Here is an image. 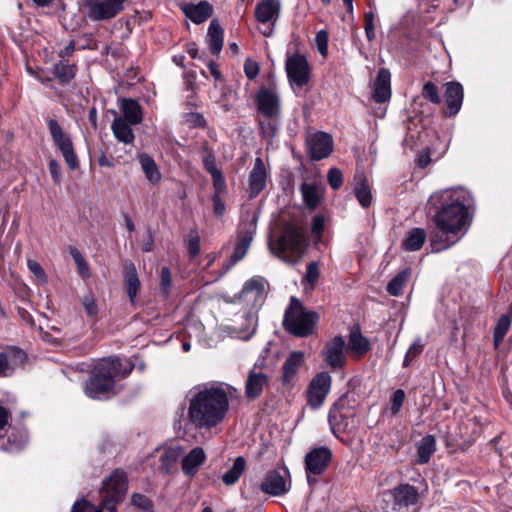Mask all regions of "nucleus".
<instances>
[{"label":"nucleus","mask_w":512,"mask_h":512,"mask_svg":"<svg viewBox=\"0 0 512 512\" xmlns=\"http://www.w3.org/2000/svg\"><path fill=\"white\" fill-rule=\"evenodd\" d=\"M430 204L441 205L434 217L438 232L432 247L435 251H441L455 244L458 239L449 241L450 235H457L466 230L469 225V211L474 207V198L471 193L462 188L444 189L431 195Z\"/></svg>","instance_id":"obj_1"},{"label":"nucleus","mask_w":512,"mask_h":512,"mask_svg":"<svg viewBox=\"0 0 512 512\" xmlns=\"http://www.w3.org/2000/svg\"><path fill=\"white\" fill-rule=\"evenodd\" d=\"M236 389L226 383L199 387L189 399L188 418L198 429H211L222 423L229 411V397Z\"/></svg>","instance_id":"obj_2"},{"label":"nucleus","mask_w":512,"mask_h":512,"mask_svg":"<svg viewBox=\"0 0 512 512\" xmlns=\"http://www.w3.org/2000/svg\"><path fill=\"white\" fill-rule=\"evenodd\" d=\"M134 368L130 361L117 356L103 358L94 366L93 374L86 382L84 392L91 399L102 400L114 394L116 381L127 377Z\"/></svg>","instance_id":"obj_3"},{"label":"nucleus","mask_w":512,"mask_h":512,"mask_svg":"<svg viewBox=\"0 0 512 512\" xmlns=\"http://www.w3.org/2000/svg\"><path fill=\"white\" fill-rule=\"evenodd\" d=\"M266 281L263 277L256 276L246 281L239 299L251 306L253 310L243 314V322L239 326L228 328L231 337L248 340L255 334L257 328V308L261 306L265 298Z\"/></svg>","instance_id":"obj_4"},{"label":"nucleus","mask_w":512,"mask_h":512,"mask_svg":"<svg viewBox=\"0 0 512 512\" xmlns=\"http://www.w3.org/2000/svg\"><path fill=\"white\" fill-rule=\"evenodd\" d=\"M257 123L263 138L271 140L277 134L281 118V97L275 84L261 87L256 95Z\"/></svg>","instance_id":"obj_5"},{"label":"nucleus","mask_w":512,"mask_h":512,"mask_svg":"<svg viewBox=\"0 0 512 512\" xmlns=\"http://www.w3.org/2000/svg\"><path fill=\"white\" fill-rule=\"evenodd\" d=\"M127 491V476L122 470L116 469L109 478L103 482L101 493L103 498L100 507L82 499L76 501L71 512H116V506L124 499Z\"/></svg>","instance_id":"obj_6"},{"label":"nucleus","mask_w":512,"mask_h":512,"mask_svg":"<svg viewBox=\"0 0 512 512\" xmlns=\"http://www.w3.org/2000/svg\"><path fill=\"white\" fill-rule=\"evenodd\" d=\"M305 238L302 229L292 223L284 225L281 235L269 243L271 252L291 265L297 264L304 254Z\"/></svg>","instance_id":"obj_7"},{"label":"nucleus","mask_w":512,"mask_h":512,"mask_svg":"<svg viewBox=\"0 0 512 512\" xmlns=\"http://www.w3.org/2000/svg\"><path fill=\"white\" fill-rule=\"evenodd\" d=\"M318 320L317 312L306 310L299 299L291 297L290 304L285 310L283 327L297 337H307L313 334Z\"/></svg>","instance_id":"obj_8"},{"label":"nucleus","mask_w":512,"mask_h":512,"mask_svg":"<svg viewBox=\"0 0 512 512\" xmlns=\"http://www.w3.org/2000/svg\"><path fill=\"white\" fill-rule=\"evenodd\" d=\"M48 128L55 146L61 152L64 160L70 169L75 170L79 166L78 158L74 151V146L70 135L63 131L55 119L48 121Z\"/></svg>","instance_id":"obj_9"},{"label":"nucleus","mask_w":512,"mask_h":512,"mask_svg":"<svg viewBox=\"0 0 512 512\" xmlns=\"http://www.w3.org/2000/svg\"><path fill=\"white\" fill-rule=\"evenodd\" d=\"M291 477L287 468L268 471L262 479L259 489L270 496H282L290 491Z\"/></svg>","instance_id":"obj_10"},{"label":"nucleus","mask_w":512,"mask_h":512,"mask_svg":"<svg viewBox=\"0 0 512 512\" xmlns=\"http://www.w3.org/2000/svg\"><path fill=\"white\" fill-rule=\"evenodd\" d=\"M281 0H261L255 7V18L263 25H267L260 32L265 37H271L274 33L275 23L280 16Z\"/></svg>","instance_id":"obj_11"},{"label":"nucleus","mask_w":512,"mask_h":512,"mask_svg":"<svg viewBox=\"0 0 512 512\" xmlns=\"http://www.w3.org/2000/svg\"><path fill=\"white\" fill-rule=\"evenodd\" d=\"M332 378L328 372L318 373L307 389V403L313 410L319 409L330 392Z\"/></svg>","instance_id":"obj_12"},{"label":"nucleus","mask_w":512,"mask_h":512,"mask_svg":"<svg viewBox=\"0 0 512 512\" xmlns=\"http://www.w3.org/2000/svg\"><path fill=\"white\" fill-rule=\"evenodd\" d=\"M332 458L331 450L328 447H318L309 451L305 456V469L308 483L311 484V475H320L328 467Z\"/></svg>","instance_id":"obj_13"},{"label":"nucleus","mask_w":512,"mask_h":512,"mask_svg":"<svg viewBox=\"0 0 512 512\" xmlns=\"http://www.w3.org/2000/svg\"><path fill=\"white\" fill-rule=\"evenodd\" d=\"M257 228V217L253 216L249 221L242 222L238 229V240L231 255L232 264L242 260L253 240Z\"/></svg>","instance_id":"obj_14"},{"label":"nucleus","mask_w":512,"mask_h":512,"mask_svg":"<svg viewBox=\"0 0 512 512\" xmlns=\"http://www.w3.org/2000/svg\"><path fill=\"white\" fill-rule=\"evenodd\" d=\"M308 155L312 160L327 158L333 151V138L326 132H316L306 139Z\"/></svg>","instance_id":"obj_15"},{"label":"nucleus","mask_w":512,"mask_h":512,"mask_svg":"<svg viewBox=\"0 0 512 512\" xmlns=\"http://www.w3.org/2000/svg\"><path fill=\"white\" fill-rule=\"evenodd\" d=\"M287 76L292 84L298 87L306 85L310 77L307 59L300 54H294L286 61Z\"/></svg>","instance_id":"obj_16"},{"label":"nucleus","mask_w":512,"mask_h":512,"mask_svg":"<svg viewBox=\"0 0 512 512\" xmlns=\"http://www.w3.org/2000/svg\"><path fill=\"white\" fill-rule=\"evenodd\" d=\"M347 345L342 336H335L325 344L323 356L332 369H341L345 365Z\"/></svg>","instance_id":"obj_17"},{"label":"nucleus","mask_w":512,"mask_h":512,"mask_svg":"<svg viewBox=\"0 0 512 512\" xmlns=\"http://www.w3.org/2000/svg\"><path fill=\"white\" fill-rule=\"evenodd\" d=\"M345 397L339 398L330 408L328 413V423L331 432L337 436L344 432L348 427L349 414L345 409Z\"/></svg>","instance_id":"obj_18"},{"label":"nucleus","mask_w":512,"mask_h":512,"mask_svg":"<svg viewBox=\"0 0 512 512\" xmlns=\"http://www.w3.org/2000/svg\"><path fill=\"white\" fill-rule=\"evenodd\" d=\"M26 353L18 348H11L6 353L0 352V377H9L26 361Z\"/></svg>","instance_id":"obj_19"},{"label":"nucleus","mask_w":512,"mask_h":512,"mask_svg":"<svg viewBox=\"0 0 512 512\" xmlns=\"http://www.w3.org/2000/svg\"><path fill=\"white\" fill-rule=\"evenodd\" d=\"M267 184V172L262 158L257 157L249 174L248 193L250 198L257 197Z\"/></svg>","instance_id":"obj_20"},{"label":"nucleus","mask_w":512,"mask_h":512,"mask_svg":"<svg viewBox=\"0 0 512 512\" xmlns=\"http://www.w3.org/2000/svg\"><path fill=\"white\" fill-rule=\"evenodd\" d=\"M372 97L375 102L384 103L391 98V74L389 70L381 68L373 85Z\"/></svg>","instance_id":"obj_21"},{"label":"nucleus","mask_w":512,"mask_h":512,"mask_svg":"<svg viewBox=\"0 0 512 512\" xmlns=\"http://www.w3.org/2000/svg\"><path fill=\"white\" fill-rule=\"evenodd\" d=\"M185 16L195 24L205 22L213 13V7L207 1H200L197 4L187 3L181 6Z\"/></svg>","instance_id":"obj_22"},{"label":"nucleus","mask_w":512,"mask_h":512,"mask_svg":"<svg viewBox=\"0 0 512 512\" xmlns=\"http://www.w3.org/2000/svg\"><path fill=\"white\" fill-rule=\"evenodd\" d=\"M445 100L450 115H456L461 109L464 92L459 82H447L445 84Z\"/></svg>","instance_id":"obj_23"},{"label":"nucleus","mask_w":512,"mask_h":512,"mask_svg":"<svg viewBox=\"0 0 512 512\" xmlns=\"http://www.w3.org/2000/svg\"><path fill=\"white\" fill-rule=\"evenodd\" d=\"M267 382L268 378L264 373L257 371L255 368L252 369L245 383V394L247 398H258Z\"/></svg>","instance_id":"obj_24"},{"label":"nucleus","mask_w":512,"mask_h":512,"mask_svg":"<svg viewBox=\"0 0 512 512\" xmlns=\"http://www.w3.org/2000/svg\"><path fill=\"white\" fill-rule=\"evenodd\" d=\"M206 454L202 447L193 448L183 459H182V470L187 476H193L197 473L200 466L205 462Z\"/></svg>","instance_id":"obj_25"},{"label":"nucleus","mask_w":512,"mask_h":512,"mask_svg":"<svg viewBox=\"0 0 512 512\" xmlns=\"http://www.w3.org/2000/svg\"><path fill=\"white\" fill-rule=\"evenodd\" d=\"M417 489L409 484H401L394 489V503L399 507H408L418 501Z\"/></svg>","instance_id":"obj_26"},{"label":"nucleus","mask_w":512,"mask_h":512,"mask_svg":"<svg viewBox=\"0 0 512 512\" xmlns=\"http://www.w3.org/2000/svg\"><path fill=\"white\" fill-rule=\"evenodd\" d=\"M355 357H362L370 350L368 338L363 336L358 327L353 328L349 333L348 347Z\"/></svg>","instance_id":"obj_27"},{"label":"nucleus","mask_w":512,"mask_h":512,"mask_svg":"<svg viewBox=\"0 0 512 512\" xmlns=\"http://www.w3.org/2000/svg\"><path fill=\"white\" fill-rule=\"evenodd\" d=\"M354 194L359 204L367 208L372 203V192L367 178L363 174H356L354 177Z\"/></svg>","instance_id":"obj_28"},{"label":"nucleus","mask_w":512,"mask_h":512,"mask_svg":"<svg viewBox=\"0 0 512 512\" xmlns=\"http://www.w3.org/2000/svg\"><path fill=\"white\" fill-rule=\"evenodd\" d=\"M304 363V353L300 351H294L290 353L289 357L283 364V383H290L294 376L298 373L300 367Z\"/></svg>","instance_id":"obj_29"},{"label":"nucleus","mask_w":512,"mask_h":512,"mask_svg":"<svg viewBox=\"0 0 512 512\" xmlns=\"http://www.w3.org/2000/svg\"><path fill=\"white\" fill-rule=\"evenodd\" d=\"M132 124L123 119L122 117H116L111 125V130L114 137L121 143L132 144L135 136L131 128Z\"/></svg>","instance_id":"obj_30"},{"label":"nucleus","mask_w":512,"mask_h":512,"mask_svg":"<svg viewBox=\"0 0 512 512\" xmlns=\"http://www.w3.org/2000/svg\"><path fill=\"white\" fill-rule=\"evenodd\" d=\"M124 282L129 301L131 304H134L136 296L141 287V282L139 280L136 268L132 263L125 267Z\"/></svg>","instance_id":"obj_31"},{"label":"nucleus","mask_w":512,"mask_h":512,"mask_svg":"<svg viewBox=\"0 0 512 512\" xmlns=\"http://www.w3.org/2000/svg\"><path fill=\"white\" fill-rule=\"evenodd\" d=\"M207 38L211 53L219 54L223 46V29L216 20L210 22Z\"/></svg>","instance_id":"obj_32"},{"label":"nucleus","mask_w":512,"mask_h":512,"mask_svg":"<svg viewBox=\"0 0 512 512\" xmlns=\"http://www.w3.org/2000/svg\"><path fill=\"white\" fill-rule=\"evenodd\" d=\"M121 109L124 114V117L122 118L126 119L127 122H129L132 125H137L141 123L142 111L137 101L133 99H123Z\"/></svg>","instance_id":"obj_33"},{"label":"nucleus","mask_w":512,"mask_h":512,"mask_svg":"<svg viewBox=\"0 0 512 512\" xmlns=\"http://www.w3.org/2000/svg\"><path fill=\"white\" fill-rule=\"evenodd\" d=\"M138 158L148 181L152 184L159 183L161 180V173L159 172L154 159L147 154H140Z\"/></svg>","instance_id":"obj_34"},{"label":"nucleus","mask_w":512,"mask_h":512,"mask_svg":"<svg viewBox=\"0 0 512 512\" xmlns=\"http://www.w3.org/2000/svg\"><path fill=\"white\" fill-rule=\"evenodd\" d=\"M246 468V461L242 456H238L233 465L222 475V481L226 486L234 485L242 476Z\"/></svg>","instance_id":"obj_35"},{"label":"nucleus","mask_w":512,"mask_h":512,"mask_svg":"<svg viewBox=\"0 0 512 512\" xmlns=\"http://www.w3.org/2000/svg\"><path fill=\"white\" fill-rule=\"evenodd\" d=\"M425 240V230L422 228H413L407 233L402 246L406 251H417L421 249Z\"/></svg>","instance_id":"obj_36"},{"label":"nucleus","mask_w":512,"mask_h":512,"mask_svg":"<svg viewBox=\"0 0 512 512\" xmlns=\"http://www.w3.org/2000/svg\"><path fill=\"white\" fill-rule=\"evenodd\" d=\"M436 450V441L432 435H427L421 439L417 447V462L427 463Z\"/></svg>","instance_id":"obj_37"},{"label":"nucleus","mask_w":512,"mask_h":512,"mask_svg":"<svg viewBox=\"0 0 512 512\" xmlns=\"http://www.w3.org/2000/svg\"><path fill=\"white\" fill-rule=\"evenodd\" d=\"M179 456H180V449L177 447H169V448L164 449L160 456L161 471L166 474L172 472L176 466Z\"/></svg>","instance_id":"obj_38"},{"label":"nucleus","mask_w":512,"mask_h":512,"mask_svg":"<svg viewBox=\"0 0 512 512\" xmlns=\"http://www.w3.org/2000/svg\"><path fill=\"white\" fill-rule=\"evenodd\" d=\"M76 68L66 62H60L54 66V75L61 84L70 82L75 76Z\"/></svg>","instance_id":"obj_39"},{"label":"nucleus","mask_w":512,"mask_h":512,"mask_svg":"<svg viewBox=\"0 0 512 512\" xmlns=\"http://www.w3.org/2000/svg\"><path fill=\"white\" fill-rule=\"evenodd\" d=\"M511 325V317L509 315H502L494 329V346L497 348L505 335L507 334Z\"/></svg>","instance_id":"obj_40"},{"label":"nucleus","mask_w":512,"mask_h":512,"mask_svg":"<svg viewBox=\"0 0 512 512\" xmlns=\"http://www.w3.org/2000/svg\"><path fill=\"white\" fill-rule=\"evenodd\" d=\"M408 278H409L408 271H402L399 274H397L387 285L388 293L392 296L401 295Z\"/></svg>","instance_id":"obj_41"},{"label":"nucleus","mask_w":512,"mask_h":512,"mask_svg":"<svg viewBox=\"0 0 512 512\" xmlns=\"http://www.w3.org/2000/svg\"><path fill=\"white\" fill-rule=\"evenodd\" d=\"M301 192L305 204L309 208H316L319 203V195L316 187L312 184L303 183L301 186Z\"/></svg>","instance_id":"obj_42"},{"label":"nucleus","mask_w":512,"mask_h":512,"mask_svg":"<svg viewBox=\"0 0 512 512\" xmlns=\"http://www.w3.org/2000/svg\"><path fill=\"white\" fill-rule=\"evenodd\" d=\"M424 350V343L421 337H417L408 348L404 360L403 367H409L411 362L416 359Z\"/></svg>","instance_id":"obj_43"},{"label":"nucleus","mask_w":512,"mask_h":512,"mask_svg":"<svg viewBox=\"0 0 512 512\" xmlns=\"http://www.w3.org/2000/svg\"><path fill=\"white\" fill-rule=\"evenodd\" d=\"M70 254L77 266L80 275L84 278H88L90 276L89 267L80 251L77 248L71 247Z\"/></svg>","instance_id":"obj_44"},{"label":"nucleus","mask_w":512,"mask_h":512,"mask_svg":"<svg viewBox=\"0 0 512 512\" xmlns=\"http://www.w3.org/2000/svg\"><path fill=\"white\" fill-rule=\"evenodd\" d=\"M422 96L433 104H440L441 97L437 86L433 82H426L422 89Z\"/></svg>","instance_id":"obj_45"},{"label":"nucleus","mask_w":512,"mask_h":512,"mask_svg":"<svg viewBox=\"0 0 512 512\" xmlns=\"http://www.w3.org/2000/svg\"><path fill=\"white\" fill-rule=\"evenodd\" d=\"M172 287V276L168 267H163L160 273V292L164 297H168Z\"/></svg>","instance_id":"obj_46"},{"label":"nucleus","mask_w":512,"mask_h":512,"mask_svg":"<svg viewBox=\"0 0 512 512\" xmlns=\"http://www.w3.org/2000/svg\"><path fill=\"white\" fill-rule=\"evenodd\" d=\"M320 276V270L317 262H310L307 265L306 274L304 276V280L307 281L310 285V289H313L316 285Z\"/></svg>","instance_id":"obj_47"},{"label":"nucleus","mask_w":512,"mask_h":512,"mask_svg":"<svg viewBox=\"0 0 512 512\" xmlns=\"http://www.w3.org/2000/svg\"><path fill=\"white\" fill-rule=\"evenodd\" d=\"M188 251L191 258L197 257L200 253V236L195 230L189 232Z\"/></svg>","instance_id":"obj_48"},{"label":"nucleus","mask_w":512,"mask_h":512,"mask_svg":"<svg viewBox=\"0 0 512 512\" xmlns=\"http://www.w3.org/2000/svg\"><path fill=\"white\" fill-rule=\"evenodd\" d=\"M327 180L333 190H338L343 184V174L338 168H331Z\"/></svg>","instance_id":"obj_49"},{"label":"nucleus","mask_w":512,"mask_h":512,"mask_svg":"<svg viewBox=\"0 0 512 512\" xmlns=\"http://www.w3.org/2000/svg\"><path fill=\"white\" fill-rule=\"evenodd\" d=\"M83 307L86 313L93 317L98 314V305L96 303V299L92 293H88L83 297L82 300Z\"/></svg>","instance_id":"obj_50"},{"label":"nucleus","mask_w":512,"mask_h":512,"mask_svg":"<svg viewBox=\"0 0 512 512\" xmlns=\"http://www.w3.org/2000/svg\"><path fill=\"white\" fill-rule=\"evenodd\" d=\"M404 399H405V392L402 389H398L393 393V395L391 397V407H390V411H391L392 415H396L400 411V409L404 403Z\"/></svg>","instance_id":"obj_51"},{"label":"nucleus","mask_w":512,"mask_h":512,"mask_svg":"<svg viewBox=\"0 0 512 512\" xmlns=\"http://www.w3.org/2000/svg\"><path fill=\"white\" fill-rule=\"evenodd\" d=\"M211 178L213 181L214 194L213 195H221L226 192V181L222 175V172L219 171L217 173L211 174Z\"/></svg>","instance_id":"obj_52"},{"label":"nucleus","mask_w":512,"mask_h":512,"mask_svg":"<svg viewBox=\"0 0 512 512\" xmlns=\"http://www.w3.org/2000/svg\"><path fill=\"white\" fill-rule=\"evenodd\" d=\"M375 15L372 11H368L364 15L365 22V34L369 41L375 38V27H374Z\"/></svg>","instance_id":"obj_53"},{"label":"nucleus","mask_w":512,"mask_h":512,"mask_svg":"<svg viewBox=\"0 0 512 512\" xmlns=\"http://www.w3.org/2000/svg\"><path fill=\"white\" fill-rule=\"evenodd\" d=\"M27 266L30 272L42 283L47 281V275L42 266L35 260H28Z\"/></svg>","instance_id":"obj_54"},{"label":"nucleus","mask_w":512,"mask_h":512,"mask_svg":"<svg viewBox=\"0 0 512 512\" xmlns=\"http://www.w3.org/2000/svg\"><path fill=\"white\" fill-rule=\"evenodd\" d=\"M315 41L319 52L325 56L328 50V34L326 31L321 30L316 34Z\"/></svg>","instance_id":"obj_55"},{"label":"nucleus","mask_w":512,"mask_h":512,"mask_svg":"<svg viewBox=\"0 0 512 512\" xmlns=\"http://www.w3.org/2000/svg\"><path fill=\"white\" fill-rule=\"evenodd\" d=\"M203 165L205 170L211 175L213 173H217L220 170L216 166V158L214 153H208L207 155H203Z\"/></svg>","instance_id":"obj_56"},{"label":"nucleus","mask_w":512,"mask_h":512,"mask_svg":"<svg viewBox=\"0 0 512 512\" xmlns=\"http://www.w3.org/2000/svg\"><path fill=\"white\" fill-rule=\"evenodd\" d=\"M244 72L248 79L253 80L259 73L258 63L251 59H246L244 63Z\"/></svg>","instance_id":"obj_57"},{"label":"nucleus","mask_w":512,"mask_h":512,"mask_svg":"<svg viewBox=\"0 0 512 512\" xmlns=\"http://www.w3.org/2000/svg\"><path fill=\"white\" fill-rule=\"evenodd\" d=\"M131 503L143 510H148L151 507V501L142 494H133L131 497Z\"/></svg>","instance_id":"obj_58"},{"label":"nucleus","mask_w":512,"mask_h":512,"mask_svg":"<svg viewBox=\"0 0 512 512\" xmlns=\"http://www.w3.org/2000/svg\"><path fill=\"white\" fill-rule=\"evenodd\" d=\"M49 170L54 183L59 184L61 182V167L57 160L51 159L49 161Z\"/></svg>","instance_id":"obj_59"},{"label":"nucleus","mask_w":512,"mask_h":512,"mask_svg":"<svg viewBox=\"0 0 512 512\" xmlns=\"http://www.w3.org/2000/svg\"><path fill=\"white\" fill-rule=\"evenodd\" d=\"M324 226H325L324 217L321 215L315 216L312 221V228H311L312 234L320 237L323 233Z\"/></svg>","instance_id":"obj_60"},{"label":"nucleus","mask_w":512,"mask_h":512,"mask_svg":"<svg viewBox=\"0 0 512 512\" xmlns=\"http://www.w3.org/2000/svg\"><path fill=\"white\" fill-rule=\"evenodd\" d=\"M212 201H213V211H214V214L217 216V217H221L224 215L225 213V204L221 198V195H213L212 196Z\"/></svg>","instance_id":"obj_61"},{"label":"nucleus","mask_w":512,"mask_h":512,"mask_svg":"<svg viewBox=\"0 0 512 512\" xmlns=\"http://www.w3.org/2000/svg\"><path fill=\"white\" fill-rule=\"evenodd\" d=\"M75 51V42L74 41H70L68 43V45H66L59 53V56L61 58H66V57H70L73 52Z\"/></svg>","instance_id":"obj_62"},{"label":"nucleus","mask_w":512,"mask_h":512,"mask_svg":"<svg viewBox=\"0 0 512 512\" xmlns=\"http://www.w3.org/2000/svg\"><path fill=\"white\" fill-rule=\"evenodd\" d=\"M10 414L9 412L0 405V429L4 428L9 420Z\"/></svg>","instance_id":"obj_63"},{"label":"nucleus","mask_w":512,"mask_h":512,"mask_svg":"<svg viewBox=\"0 0 512 512\" xmlns=\"http://www.w3.org/2000/svg\"><path fill=\"white\" fill-rule=\"evenodd\" d=\"M430 163V156L428 153H424L418 156L417 165L421 168H425Z\"/></svg>","instance_id":"obj_64"}]
</instances>
